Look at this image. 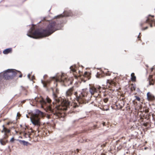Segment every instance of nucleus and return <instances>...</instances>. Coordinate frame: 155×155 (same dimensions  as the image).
<instances>
[{
    "label": "nucleus",
    "instance_id": "20",
    "mask_svg": "<svg viewBox=\"0 0 155 155\" xmlns=\"http://www.w3.org/2000/svg\"><path fill=\"white\" fill-rule=\"evenodd\" d=\"M131 79L133 82H135L136 81V77L134 73H132L131 75Z\"/></svg>",
    "mask_w": 155,
    "mask_h": 155
},
{
    "label": "nucleus",
    "instance_id": "2",
    "mask_svg": "<svg viewBox=\"0 0 155 155\" xmlns=\"http://www.w3.org/2000/svg\"><path fill=\"white\" fill-rule=\"evenodd\" d=\"M58 24L54 21L50 22L45 29H35L33 25L27 34V35L34 38L37 39L49 36L60 28Z\"/></svg>",
    "mask_w": 155,
    "mask_h": 155
},
{
    "label": "nucleus",
    "instance_id": "19",
    "mask_svg": "<svg viewBox=\"0 0 155 155\" xmlns=\"http://www.w3.org/2000/svg\"><path fill=\"white\" fill-rule=\"evenodd\" d=\"M24 136L25 138L30 137L31 134L29 132H27V131L23 133Z\"/></svg>",
    "mask_w": 155,
    "mask_h": 155
},
{
    "label": "nucleus",
    "instance_id": "18",
    "mask_svg": "<svg viewBox=\"0 0 155 155\" xmlns=\"http://www.w3.org/2000/svg\"><path fill=\"white\" fill-rule=\"evenodd\" d=\"M104 73L102 71H100L99 72H98L97 74V78H101L104 76Z\"/></svg>",
    "mask_w": 155,
    "mask_h": 155
},
{
    "label": "nucleus",
    "instance_id": "32",
    "mask_svg": "<svg viewBox=\"0 0 155 155\" xmlns=\"http://www.w3.org/2000/svg\"><path fill=\"white\" fill-rule=\"evenodd\" d=\"M140 120H141V121L143 122V117H140Z\"/></svg>",
    "mask_w": 155,
    "mask_h": 155
},
{
    "label": "nucleus",
    "instance_id": "26",
    "mask_svg": "<svg viewBox=\"0 0 155 155\" xmlns=\"http://www.w3.org/2000/svg\"><path fill=\"white\" fill-rule=\"evenodd\" d=\"M133 104L137 106V102L135 101V100L133 101Z\"/></svg>",
    "mask_w": 155,
    "mask_h": 155
},
{
    "label": "nucleus",
    "instance_id": "37",
    "mask_svg": "<svg viewBox=\"0 0 155 155\" xmlns=\"http://www.w3.org/2000/svg\"><path fill=\"white\" fill-rule=\"evenodd\" d=\"M143 125L145 126H147V124H144Z\"/></svg>",
    "mask_w": 155,
    "mask_h": 155
},
{
    "label": "nucleus",
    "instance_id": "39",
    "mask_svg": "<svg viewBox=\"0 0 155 155\" xmlns=\"http://www.w3.org/2000/svg\"><path fill=\"white\" fill-rule=\"evenodd\" d=\"M22 87V89H23V90H25V88H24L23 87Z\"/></svg>",
    "mask_w": 155,
    "mask_h": 155
},
{
    "label": "nucleus",
    "instance_id": "5",
    "mask_svg": "<svg viewBox=\"0 0 155 155\" xmlns=\"http://www.w3.org/2000/svg\"><path fill=\"white\" fill-rule=\"evenodd\" d=\"M2 127L3 129L1 132L4 133V135L3 138L0 139V143L2 145H5L8 142L7 139L9 137L8 134L10 133V130L5 127L4 125Z\"/></svg>",
    "mask_w": 155,
    "mask_h": 155
},
{
    "label": "nucleus",
    "instance_id": "24",
    "mask_svg": "<svg viewBox=\"0 0 155 155\" xmlns=\"http://www.w3.org/2000/svg\"><path fill=\"white\" fill-rule=\"evenodd\" d=\"M141 33H139V35H138V36L137 37V38H138V40H140V38H141Z\"/></svg>",
    "mask_w": 155,
    "mask_h": 155
},
{
    "label": "nucleus",
    "instance_id": "8",
    "mask_svg": "<svg viewBox=\"0 0 155 155\" xmlns=\"http://www.w3.org/2000/svg\"><path fill=\"white\" fill-rule=\"evenodd\" d=\"M152 74L149 75L148 80L150 85H153L155 83V67L151 69Z\"/></svg>",
    "mask_w": 155,
    "mask_h": 155
},
{
    "label": "nucleus",
    "instance_id": "11",
    "mask_svg": "<svg viewBox=\"0 0 155 155\" xmlns=\"http://www.w3.org/2000/svg\"><path fill=\"white\" fill-rule=\"evenodd\" d=\"M125 103V98H120L116 103V105L118 109H121L124 106Z\"/></svg>",
    "mask_w": 155,
    "mask_h": 155
},
{
    "label": "nucleus",
    "instance_id": "16",
    "mask_svg": "<svg viewBox=\"0 0 155 155\" xmlns=\"http://www.w3.org/2000/svg\"><path fill=\"white\" fill-rule=\"evenodd\" d=\"M12 51V49L11 48H9L6 49L3 51V53L5 54H8L11 53Z\"/></svg>",
    "mask_w": 155,
    "mask_h": 155
},
{
    "label": "nucleus",
    "instance_id": "35",
    "mask_svg": "<svg viewBox=\"0 0 155 155\" xmlns=\"http://www.w3.org/2000/svg\"><path fill=\"white\" fill-rule=\"evenodd\" d=\"M39 111V114H40L41 115H42L43 113L42 112H41L40 111Z\"/></svg>",
    "mask_w": 155,
    "mask_h": 155
},
{
    "label": "nucleus",
    "instance_id": "27",
    "mask_svg": "<svg viewBox=\"0 0 155 155\" xmlns=\"http://www.w3.org/2000/svg\"><path fill=\"white\" fill-rule=\"evenodd\" d=\"M106 143H103L102 145H101V147H105L106 146Z\"/></svg>",
    "mask_w": 155,
    "mask_h": 155
},
{
    "label": "nucleus",
    "instance_id": "31",
    "mask_svg": "<svg viewBox=\"0 0 155 155\" xmlns=\"http://www.w3.org/2000/svg\"><path fill=\"white\" fill-rule=\"evenodd\" d=\"M21 114H20L19 113H17V116L18 117H20L21 116Z\"/></svg>",
    "mask_w": 155,
    "mask_h": 155
},
{
    "label": "nucleus",
    "instance_id": "3",
    "mask_svg": "<svg viewBox=\"0 0 155 155\" xmlns=\"http://www.w3.org/2000/svg\"><path fill=\"white\" fill-rule=\"evenodd\" d=\"M16 76L21 78L22 74L21 72L12 69H8L0 74V78L5 80L12 79Z\"/></svg>",
    "mask_w": 155,
    "mask_h": 155
},
{
    "label": "nucleus",
    "instance_id": "10",
    "mask_svg": "<svg viewBox=\"0 0 155 155\" xmlns=\"http://www.w3.org/2000/svg\"><path fill=\"white\" fill-rule=\"evenodd\" d=\"M31 119L32 123L34 125L38 126L40 125V118L38 114L32 115L31 117Z\"/></svg>",
    "mask_w": 155,
    "mask_h": 155
},
{
    "label": "nucleus",
    "instance_id": "36",
    "mask_svg": "<svg viewBox=\"0 0 155 155\" xmlns=\"http://www.w3.org/2000/svg\"><path fill=\"white\" fill-rule=\"evenodd\" d=\"M102 124L104 126H105V122H104Z\"/></svg>",
    "mask_w": 155,
    "mask_h": 155
},
{
    "label": "nucleus",
    "instance_id": "30",
    "mask_svg": "<svg viewBox=\"0 0 155 155\" xmlns=\"http://www.w3.org/2000/svg\"><path fill=\"white\" fill-rule=\"evenodd\" d=\"M110 73L109 71H108L107 73H106L107 75L110 76Z\"/></svg>",
    "mask_w": 155,
    "mask_h": 155
},
{
    "label": "nucleus",
    "instance_id": "21",
    "mask_svg": "<svg viewBox=\"0 0 155 155\" xmlns=\"http://www.w3.org/2000/svg\"><path fill=\"white\" fill-rule=\"evenodd\" d=\"M136 88L134 86H132L130 87V90L131 92H133V91H135Z\"/></svg>",
    "mask_w": 155,
    "mask_h": 155
},
{
    "label": "nucleus",
    "instance_id": "38",
    "mask_svg": "<svg viewBox=\"0 0 155 155\" xmlns=\"http://www.w3.org/2000/svg\"><path fill=\"white\" fill-rule=\"evenodd\" d=\"M28 77L29 78H30V74H28Z\"/></svg>",
    "mask_w": 155,
    "mask_h": 155
},
{
    "label": "nucleus",
    "instance_id": "9",
    "mask_svg": "<svg viewBox=\"0 0 155 155\" xmlns=\"http://www.w3.org/2000/svg\"><path fill=\"white\" fill-rule=\"evenodd\" d=\"M117 83L114 81L108 80L107 81V85L110 88L109 90L113 92L114 91H117V89L116 88Z\"/></svg>",
    "mask_w": 155,
    "mask_h": 155
},
{
    "label": "nucleus",
    "instance_id": "28",
    "mask_svg": "<svg viewBox=\"0 0 155 155\" xmlns=\"http://www.w3.org/2000/svg\"><path fill=\"white\" fill-rule=\"evenodd\" d=\"M148 28L147 27H146L145 28H142V30H146Z\"/></svg>",
    "mask_w": 155,
    "mask_h": 155
},
{
    "label": "nucleus",
    "instance_id": "12",
    "mask_svg": "<svg viewBox=\"0 0 155 155\" xmlns=\"http://www.w3.org/2000/svg\"><path fill=\"white\" fill-rule=\"evenodd\" d=\"M73 14L70 11H64L63 12V14H61L56 16V18H63L64 17H68L72 16Z\"/></svg>",
    "mask_w": 155,
    "mask_h": 155
},
{
    "label": "nucleus",
    "instance_id": "25",
    "mask_svg": "<svg viewBox=\"0 0 155 155\" xmlns=\"http://www.w3.org/2000/svg\"><path fill=\"white\" fill-rule=\"evenodd\" d=\"M108 101V99L107 98H105L104 99V101L105 103H107Z\"/></svg>",
    "mask_w": 155,
    "mask_h": 155
},
{
    "label": "nucleus",
    "instance_id": "29",
    "mask_svg": "<svg viewBox=\"0 0 155 155\" xmlns=\"http://www.w3.org/2000/svg\"><path fill=\"white\" fill-rule=\"evenodd\" d=\"M79 151V150L77 149L75 151V153H78Z\"/></svg>",
    "mask_w": 155,
    "mask_h": 155
},
{
    "label": "nucleus",
    "instance_id": "7",
    "mask_svg": "<svg viewBox=\"0 0 155 155\" xmlns=\"http://www.w3.org/2000/svg\"><path fill=\"white\" fill-rule=\"evenodd\" d=\"M57 82L58 81L63 83L65 86H69L72 83L71 80L68 79L66 76L62 74L60 76H59L56 79Z\"/></svg>",
    "mask_w": 155,
    "mask_h": 155
},
{
    "label": "nucleus",
    "instance_id": "22",
    "mask_svg": "<svg viewBox=\"0 0 155 155\" xmlns=\"http://www.w3.org/2000/svg\"><path fill=\"white\" fill-rule=\"evenodd\" d=\"M135 97L136 98V99H135L136 100H137V101H140V98L139 97H138L137 96H135Z\"/></svg>",
    "mask_w": 155,
    "mask_h": 155
},
{
    "label": "nucleus",
    "instance_id": "33",
    "mask_svg": "<svg viewBox=\"0 0 155 155\" xmlns=\"http://www.w3.org/2000/svg\"><path fill=\"white\" fill-rule=\"evenodd\" d=\"M48 77V76L47 75H45L44 76V78L45 79H46L47 77Z\"/></svg>",
    "mask_w": 155,
    "mask_h": 155
},
{
    "label": "nucleus",
    "instance_id": "40",
    "mask_svg": "<svg viewBox=\"0 0 155 155\" xmlns=\"http://www.w3.org/2000/svg\"><path fill=\"white\" fill-rule=\"evenodd\" d=\"M10 122H8V123H7V125H9V124H10Z\"/></svg>",
    "mask_w": 155,
    "mask_h": 155
},
{
    "label": "nucleus",
    "instance_id": "1",
    "mask_svg": "<svg viewBox=\"0 0 155 155\" xmlns=\"http://www.w3.org/2000/svg\"><path fill=\"white\" fill-rule=\"evenodd\" d=\"M74 87L69 89L66 92V95L68 100L58 98L57 94L53 92V97L55 101V103H61V105L52 106L50 104L51 102V99L48 97H46L47 102L43 99L41 98L39 101L40 103L41 107L43 108L46 112L51 113V116L53 115V118L54 119H60L61 120H64V118L66 116L65 111L70 109L68 113H71L74 112V109L78 107L79 105L77 103H73L70 105L69 99L72 101L76 98L79 105L80 104H86L88 102V100L86 99L88 94V92L86 90H83L78 96L77 92L74 93V95L73 92ZM50 115V114L49 115Z\"/></svg>",
    "mask_w": 155,
    "mask_h": 155
},
{
    "label": "nucleus",
    "instance_id": "23",
    "mask_svg": "<svg viewBox=\"0 0 155 155\" xmlns=\"http://www.w3.org/2000/svg\"><path fill=\"white\" fill-rule=\"evenodd\" d=\"M15 139L14 137H12L11 139L10 140V142L11 143H13L14 142V141H15Z\"/></svg>",
    "mask_w": 155,
    "mask_h": 155
},
{
    "label": "nucleus",
    "instance_id": "4",
    "mask_svg": "<svg viewBox=\"0 0 155 155\" xmlns=\"http://www.w3.org/2000/svg\"><path fill=\"white\" fill-rule=\"evenodd\" d=\"M71 70L74 73V75L76 78L81 77L82 79L84 78V81L89 79L91 77V73L89 72H85L84 74L81 75L82 72L77 69V68L75 66H72L70 68Z\"/></svg>",
    "mask_w": 155,
    "mask_h": 155
},
{
    "label": "nucleus",
    "instance_id": "6",
    "mask_svg": "<svg viewBox=\"0 0 155 155\" xmlns=\"http://www.w3.org/2000/svg\"><path fill=\"white\" fill-rule=\"evenodd\" d=\"M101 87L100 86L97 88L94 86H91L90 87V92L92 95L96 98V100H97V98L101 97Z\"/></svg>",
    "mask_w": 155,
    "mask_h": 155
},
{
    "label": "nucleus",
    "instance_id": "13",
    "mask_svg": "<svg viewBox=\"0 0 155 155\" xmlns=\"http://www.w3.org/2000/svg\"><path fill=\"white\" fill-rule=\"evenodd\" d=\"M146 22L149 24L151 27H152L153 24L155 26V20L154 21V16L149 15L147 17Z\"/></svg>",
    "mask_w": 155,
    "mask_h": 155
},
{
    "label": "nucleus",
    "instance_id": "17",
    "mask_svg": "<svg viewBox=\"0 0 155 155\" xmlns=\"http://www.w3.org/2000/svg\"><path fill=\"white\" fill-rule=\"evenodd\" d=\"M19 142L21 144H23L24 146H28L31 145V144L28 142L25 141L23 140H20Z\"/></svg>",
    "mask_w": 155,
    "mask_h": 155
},
{
    "label": "nucleus",
    "instance_id": "34",
    "mask_svg": "<svg viewBox=\"0 0 155 155\" xmlns=\"http://www.w3.org/2000/svg\"><path fill=\"white\" fill-rule=\"evenodd\" d=\"M90 141V140L88 139H87L85 140V142H88Z\"/></svg>",
    "mask_w": 155,
    "mask_h": 155
},
{
    "label": "nucleus",
    "instance_id": "15",
    "mask_svg": "<svg viewBox=\"0 0 155 155\" xmlns=\"http://www.w3.org/2000/svg\"><path fill=\"white\" fill-rule=\"evenodd\" d=\"M41 81L44 87L46 88H48L49 87L51 81L47 80L46 81H45L42 80Z\"/></svg>",
    "mask_w": 155,
    "mask_h": 155
},
{
    "label": "nucleus",
    "instance_id": "14",
    "mask_svg": "<svg viewBox=\"0 0 155 155\" xmlns=\"http://www.w3.org/2000/svg\"><path fill=\"white\" fill-rule=\"evenodd\" d=\"M147 100L150 101H153L155 99L154 96L150 92L147 93Z\"/></svg>",
    "mask_w": 155,
    "mask_h": 155
}]
</instances>
